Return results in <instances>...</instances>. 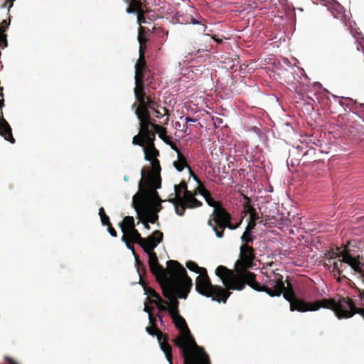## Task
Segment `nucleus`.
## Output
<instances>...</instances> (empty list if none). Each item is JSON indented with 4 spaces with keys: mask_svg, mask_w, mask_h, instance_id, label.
<instances>
[{
    "mask_svg": "<svg viewBox=\"0 0 364 364\" xmlns=\"http://www.w3.org/2000/svg\"><path fill=\"white\" fill-rule=\"evenodd\" d=\"M287 287L284 286L283 277L279 273L274 275L273 279L266 282V284L260 285L256 282L255 278L251 279L247 284L257 291H264L271 296H280L283 294L284 297L290 303L291 311H298L301 312L317 311L320 308L331 309L334 308L335 299H323L312 303H308L303 299L296 296L291 284L286 280Z\"/></svg>",
    "mask_w": 364,
    "mask_h": 364,
    "instance_id": "obj_1",
    "label": "nucleus"
},
{
    "mask_svg": "<svg viewBox=\"0 0 364 364\" xmlns=\"http://www.w3.org/2000/svg\"><path fill=\"white\" fill-rule=\"evenodd\" d=\"M196 194L193 191H186V195L178 200V205L175 207V212L179 216H183L186 209L196 208L202 206L203 203L196 198Z\"/></svg>",
    "mask_w": 364,
    "mask_h": 364,
    "instance_id": "obj_14",
    "label": "nucleus"
},
{
    "mask_svg": "<svg viewBox=\"0 0 364 364\" xmlns=\"http://www.w3.org/2000/svg\"><path fill=\"white\" fill-rule=\"evenodd\" d=\"M191 23H193V24L199 23V22L196 19H195L193 18H191Z\"/></svg>",
    "mask_w": 364,
    "mask_h": 364,
    "instance_id": "obj_53",
    "label": "nucleus"
},
{
    "mask_svg": "<svg viewBox=\"0 0 364 364\" xmlns=\"http://www.w3.org/2000/svg\"><path fill=\"white\" fill-rule=\"evenodd\" d=\"M161 200L158 192L152 193L147 189H141L133 196L132 207L137 208L143 217L150 223H155L159 215L157 212L162 209Z\"/></svg>",
    "mask_w": 364,
    "mask_h": 364,
    "instance_id": "obj_4",
    "label": "nucleus"
},
{
    "mask_svg": "<svg viewBox=\"0 0 364 364\" xmlns=\"http://www.w3.org/2000/svg\"><path fill=\"white\" fill-rule=\"evenodd\" d=\"M359 297L363 301L364 305V290L358 289ZM335 307L331 308L338 318H350L355 314H360L364 318V308H357L351 299L349 297H339L335 299Z\"/></svg>",
    "mask_w": 364,
    "mask_h": 364,
    "instance_id": "obj_10",
    "label": "nucleus"
},
{
    "mask_svg": "<svg viewBox=\"0 0 364 364\" xmlns=\"http://www.w3.org/2000/svg\"><path fill=\"white\" fill-rule=\"evenodd\" d=\"M195 121H196V120H195L194 119L191 118V117H187L186 118V122H195Z\"/></svg>",
    "mask_w": 364,
    "mask_h": 364,
    "instance_id": "obj_52",
    "label": "nucleus"
},
{
    "mask_svg": "<svg viewBox=\"0 0 364 364\" xmlns=\"http://www.w3.org/2000/svg\"><path fill=\"white\" fill-rule=\"evenodd\" d=\"M135 13H136L137 16H143L145 15V11H144L142 6H141L139 9H137L136 10Z\"/></svg>",
    "mask_w": 364,
    "mask_h": 364,
    "instance_id": "obj_45",
    "label": "nucleus"
},
{
    "mask_svg": "<svg viewBox=\"0 0 364 364\" xmlns=\"http://www.w3.org/2000/svg\"><path fill=\"white\" fill-rule=\"evenodd\" d=\"M3 91H4V87H0V114H1V116H4L2 108L4 106V99Z\"/></svg>",
    "mask_w": 364,
    "mask_h": 364,
    "instance_id": "obj_38",
    "label": "nucleus"
},
{
    "mask_svg": "<svg viewBox=\"0 0 364 364\" xmlns=\"http://www.w3.org/2000/svg\"><path fill=\"white\" fill-rule=\"evenodd\" d=\"M126 1L129 4L126 9V12L127 14L135 13L136 10L142 6L141 0H128Z\"/></svg>",
    "mask_w": 364,
    "mask_h": 364,
    "instance_id": "obj_27",
    "label": "nucleus"
},
{
    "mask_svg": "<svg viewBox=\"0 0 364 364\" xmlns=\"http://www.w3.org/2000/svg\"><path fill=\"white\" fill-rule=\"evenodd\" d=\"M169 272L171 277L161 284L162 294L169 300L167 307L178 308L179 299H186L193 286L192 279L188 276L186 269L178 262L171 261Z\"/></svg>",
    "mask_w": 364,
    "mask_h": 364,
    "instance_id": "obj_3",
    "label": "nucleus"
},
{
    "mask_svg": "<svg viewBox=\"0 0 364 364\" xmlns=\"http://www.w3.org/2000/svg\"><path fill=\"white\" fill-rule=\"evenodd\" d=\"M139 41L141 44V46L139 49V58L135 65L134 80L135 81H144V71L146 67V63L145 60L144 53L143 51L141 45L145 41V39H144L141 36H139Z\"/></svg>",
    "mask_w": 364,
    "mask_h": 364,
    "instance_id": "obj_19",
    "label": "nucleus"
},
{
    "mask_svg": "<svg viewBox=\"0 0 364 364\" xmlns=\"http://www.w3.org/2000/svg\"><path fill=\"white\" fill-rule=\"evenodd\" d=\"M203 26V31H205L206 26L204 25Z\"/></svg>",
    "mask_w": 364,
    "mask_h": 364,
    "instance_id": "obj_57",
    "label": "nucleus"
},
{
    "mask_svg": "<svg viewBox=\"0 0 364 364\" xmlns=\"http://www.w3.org/2000/svg\"><path fill=\"white\" fill-rule=\"evenodd\" d=\"M163 232L160 230H155L147 237L143 238L139 234V238L137 237L134 239L136 244L139 245L145 252H148L154 250L157 245L163 241Z\"/></svg>",
    "mask_w": 364,
    "mask_h": 364,
    "instance_id": "obj_16",
    "label": "nucleus"
},
{
    "mask_svg": "<svg viewBox=\"0 0 364 364\" xmlns=\"http://www.w3.org/2000/svg\"><path fill=\"white\" fill-rule=\"evenodd\" d=\"M335 257H342L341 261L343 263L348 264L350 267L360 275L363 272L362 269V263L358 257H354L350 254V250L345 248L343 250L336 254Z\"/></svg>",
    "mask_w": 364,
    "mask_h": 364,
    "instance_id": "obj_17",
    "label": "nucleus"
},
{
    "mask_svg": "<svg viewBox=\"0 0 364 364\" xmlns=\"http://www.w3.org/2000/svg\"><path fill=\"white\" fill-rule=\"evenodd\" d=\"M360 277L362 278L363 282V283H364V271L361 273V274H360Z\"/></svg>",
    "mask_w": 364,
    "mask_h": 364,
    "instance_id": "obj_56",
    "label": "nucleus"
},
{
    "mask_svg": "<svg viewBox=\"0 0 364 364\" xmlns=\"http://www.w3.org/2000/svg\"><path fill=\"white\" fill-rule=\"evenodd\" d=\"M0 135L10 143H15V139L12 134V129L1 114H0Z\"/></svg>",
    "mask_w": 364,
    "mask_h": 364,
    "instance_id": "obj_22",
    "label": "nucleus"
},
{
    "mask_svg": "<svg viewBox=\"0 0 364 364\" xmlns=\"http://www.w3.org/2000/svg\"><path fill=\"white\" fill-rule=\"evenodd\" d=\"M3 91H4V87H0V114H1V116H4L2 108L4 106V99Z\"/></svg>",
    "mask_w": 364,
    "mask_h": 364,
    "instance_id": "obj_39",
    "label": "nucleus"
},
{
    "mask_svg": "<svg viewBox=\"0 0 364 364\" xmlns=\"http://www.w3.org/2000/svg\"><path fill=\"white\" fill-rule=\"evenodd\" d=\"M186 191H189L187 183L186 181H181L179 184L174 186V193L170 195V198L168 201L172 203L175 208L178 205L179 198H182L183 196L186 195Z\"/></svg>",
    "mask_w": 364,
    "mask_h": 364,
    "instance_id": "obj_21",
    "label": "nucleus"
},
{
    "mask_svg": "<svg viewBox=\"0 0 364 364\" xmlns=\"http://www.w3.org/2000/svg\"><path fill=\"white\" fill-rule=\"evenodd\" d=\"M144 290L149 297L153 298V299H149L150 303L155 304L160 311H166L167 310L168 307L166 305H168V301L162 299L160 295L154 289L146 287L144 288Z\"/></svg>",
    "mask_w": 364,
    "mask_h": 364,
    "instance_id": "obj_20",
    "label": "nucleus"
},
{
    "mask_svg": "<svg viewBox=\"0 0 364 364\" xmlns=\"http://www.w3.org/2000/svg\"><path fill=\"white\" fill-rule=\"evenodd\" d=\"M214 120V124L215 126H219L223 123V119L219 117H216L215 119H213Z\"/></svg>",
    "mask_w": 364,
    "mask_h": 364,
    "instance_id": "obj_47",
    "label": "nucleus"
},
{
    "mask_svg": "<svg viewBox=\"0 0 364 364\" xmlns=\"http://www.w3.org/2000/svg\"><path fill=\"white\" fill-rule=\"evenodd\" d=\"M156 317H158V318H159V321L161 322V323H164V321H163V318H162V316H161L160 314H156Z\"/></svg>",
    "mask_w": 364,
    "mask_h": 364,
    "instance_id": "obj_51",
    "label": "nucleus"
},
{
    "mask_svg": "<svg viewBox=\"0 0 364 364\" xmlns=\"http://www.w3.org/2000/svg\"><path fill=\"white\" fill-rule=\"evenodd\" d=\"M100 219H101V223L103 225L107 226L111 223L110 220H109V218L107 215L102 216V218H100Z\"/></svg>",
    "mask_w": 364,
    "mask_h": 364,
    "instance_id": "obj_40",
    "label": "nucleus"
},
{
    "mask_svg": "<svg viewBox=\"0 0 364 364\" xmlns=\"http://www.w3.org/2000/svg\"><path fill=\"white\" fill-rule=\"evenodd\" d=\"M244 198L245 200V203H244V210L246 213L250 214L252 212H255V209L251 205V199L247 196H244Z\"/></svg>",
    "mask_w": 364,
    "mask_h": 364,
    "instance_id": "obj_32",
    "label": "nucleus"
},
{
    "mask_svg": "<svg viewBox=\"0 0 364 364\" xmlns=\"http://www.w3.org/2000/svg\"><path fill=\"white\" fill-rule=\"evenodd\" d=\"M144 311L145 312L148 313L149 314V313H151V309H150V308H149L148 306H146V305H145V306H144Z\"/></svg>",
    "mask_w": 364,
    "mask_h": 364,
    "instance_id": "obj_50",
    "label": "nucleus"
},
{
    "mask_svg": "<svg viewBox=\"0 0 364 364\" xmlns=\"http://www.w3.org/2000/svg\"><path fill=\"white\" fill-rule=\"evenodd\" d=\"M146 331L151 335L156 336L157 337V340L160 346L161 349L164 353L165 356L167 360L169 362V364H173L172 362V348L168 344V336L166 333H163L157 326H149L146 328Z\"/></svg>",
    "mask_w": 364,
    "mask_h": 364,
    "instance_id": "obj_15",
    "label": "nucleus"
},
{
    "mask_svg": "<svg viewBox=\"0 0 364 364\" xmlns=\"http://www.w3.org/2000/svg\"><path fill=\"white\" fill-rule=\"evenodd\" d=\"M134 95L136 102L134 103L132 108L136 107L135 114L139 122V126L152 119L150 109L160 107L159 102L154 100L150 95H146L144 91V81H135Z\"/></svg>",
    "mask_w": 364,
    "mask_h": 364,
    "instance_id": "obj_6",
    "label": "nucleus"
},
{
    "mask_svg": "<svg viewBox=\"0 0 364 364\" xmlns=\"http://www.w3.org/2000/svg\"><path fill=\"white\" fill-rule=\"evenodd\" d=\"M186 53L188 55H192L193 53V51L192 50H186Z\"/></svg>",
    "mask_w": 364,
    "mask_h": 364,
    "instance_id": "obj_55",
    "label": "nucleus"
},
{
    "mask_svg": "<svg viewBox=\"0 0 364 364\" xmlns=\"http://www.w3.org/2000/svg\"><path fill=\"white\" fill-rule=\"evenodd\" d=\"M204 198L206 201V203H208V205L209 206H211V207H213L214 209H215V207L216 208H218V207H223L222 205V203L219 201H215L213 197L211 196V194L210 193H208V196H204Z\"/></svg>",
    "mask_w": 364,
    "mask_h": 364,
    "instance_id": "obj_31",
    "label": "nucleus"
},
{
    "mask_svg": "<svg viewBox=\"0 0 364 364\" xmlns=\"http://www.w3.org/2000/svg\"><path fill=\"white\" fill-rule=\"evenodd\" d=\"M250 215V221L248 225V227L253 228L255 226L256 221L259 219V216H258L257 213H256V210H255V212L251 213Z\"/></svg>",
    "mask_w": 364,
    "mask_h": 364,
    "instance_id": "obj_36",
    "label": "nucleus"
},
{
    "mask_svg": "<svg viewBox=\"0 0 364 364\" xmlns=\"http://www.w3.org/2000/svg\"><path fill=\"white\" fill-rule=\"evenodd\" d=\"M195 180L198 182V186L193 191V192L196 194H200L204 197V196H208L210 192L204 187L200 181L197 178L196 176H193Z\"/></svg>",
    "mask_w": 364,
    "mask_h": 364,
    "instance_id": "obj_29",
    "label": "nucleus"
},
{
    "mask_svg": "<svg viewBox=\"0 0 364 364\" xmlns=\"http://www.w3.org/2000/svg\"><path fill=\"white\" fill-rule=\"evenodd\" d=\"M213 39L218 43H221L223 42V41L221 39H219V38H216L215 37H213Z\"/></svg>",
    "mask_w": 364,
    "mask_h": 364,
    "instance_id": "obj_54",
    "label": "nucleus"
},
{
    "mask_svg": "<svg viewBox=\"0 0 364 364\" xmlns=\"http://www.w3.org/2000/svg\"><path fill=\"white\" fill-rule=\"evenodd\" d=\"M10 17L8 19H4L0 23V48H5L8 46L7 36L5 31L7 30L10 24Z\"/></svg>",
    "mask_w": 364,
    "mask_h": 364,
    "instance_id": "obj_23",
    "label": "nucleus"
},
{
    "mask_svg": "<svg viewBox=\"0 0 364 364\" xmlns=\"http://www.w3.org/2000/svg\"><path fill=\"white\" fill-rule=\"evenodd\" d=\"M196 290L201 295L211 297L213 301L225 303L230 293L220 286L213 285L207 271L198 275L196 280Z\"/></svg>",
    "mask_w": 364,
    "mask_h": 364,
    "instance_id": "obj_7",
    "label": "nucleus"
},
{
    "mask_svg": "<svg viewBox=\"0 0 364 364\" xmlns=\"http://www.w3.org/2000/svg\"><path fill=\"white\" fill-rule=\"evenodd\" d=\"M162 110L164 112H162L160 109H159V107H157L156 109H150V112L151 111H153L154 112V117L156 119H161L162 117H164V116L166 115V116H168L169 115V111L166 108V107H161ZM169 121V118L168 117H167L164 122H162L161 123L163 124H167L168 122Z\"/></svg>",
    "mask_w": 364,
    "mask_h": 364,
    "instance_id": "obj_25",
    "label": "nucleus"
},
{
    "mask_svg": "<svg viewBox=\"0 0 364 364\" xmlns=\"http://www.w3.org/2000/svg\"><path fill=\"white\" fill-rule=\"evenodd\" d=\"M184 359V364H211L209 356L207 353H204L203 359H193V355H183Z\"/></svg>",
    "mask_w": 364,
    "mask_h": 364,
    "instance_id": "obj_24",
    "label": "nucleus"
},
{
    "mask_svg": "<svg viewBox=\"0 0 364 364\" xmlns=\"http://www.w3.org/2000/svg\"><path fill=\"white\" fill-rule=\"evenodd\" d=\"M173 322L180 331L179 336L173 339V342L176 346L182 350L183 355H193V359H203L206 352L196 343L185 319L179 315L173 318Z\"/></svg>",
    "mask_w": 364,
    "mask_h": 364,
    "instance_id": "obj_5",
    "label": "nucleus"
},
{
    "mask_svg": "<svg viewBox=\"0 0 364 364\" xmlns=\"http://www.w3.org/2000/svg\"><path fill=\"white\" fill-rule=\"evenodd\" d=\"M126 243V245L128 249L131 250L134 254H135L134 252V247L133 245V243H136L134 238L131 237H127L124 240H122Z\"/></svg>",
    "mask_w": 364,
    "mask_h": 364,
    "instance_id": "obj_35",
    "label": "nucleus"
},
{
    "mask_svg": "<svg viewBox=\"0 0 364 364\" xmlns=\"http://www.w3.org/2000/svg\"><path fill=\"white\" fill-rule=\"evenodd\" d=\"M139 130L142 132V134H144L151 138L154 137V141L156 139V134H159V136L165 144H169V141H171V137L167 135L166 128L161 125L157 124L156 123V119L154 118L144 123L143 124H141V126H139Z\"/></svg>",
    "mask_w": 364,
    "mask_h": 364,
    "instance_id": "obj_13",
    "label": "nucleus"
},
{
    "mask_svg": "<svg viewBox=\"0 0 364 364\" xmlns=\"http://www.w3.org/2000/svg\"><path fill=\"white\" fill-rule=\"evenodd\" d=\"M5 360L6 361V363L8 364H18V363H16L13 358L9 357V356H6L4 358Z\"/></svg>",
    "mask_w": 364,
    "mask_h": 364,
    "instance_id": "obj_46",
    "label": "nucleus"
},
{
    "mask_svg": "<svg viewBox=\"0 0 364 364\" xmlns=\"http://www.w3.org/2000/svg\"><path fill=\"white\" fill-rule=\"evenodd\" d=\"M123 236L122 240H124L127 237H139V232L135 228L134 219L132 216H126L124 218L122 223L120 225Z\"/></svg>",
    "mask_w": 364,
    "mask_h": 364,
    "instance_id": "obj_18",
    "label": "nucleus"
},
{
    "mask_svg": "<svg viewBox=\"0 0 364 364\" xmlns=\"http://www.w3.org/2000/svg\"><path fill=\"white\" fill-rule=\"evenodd\" d=\"M107 215L105 213V209L102 207L99 209V215L100 218H102V216Z\"/></svg>",
    "mask_w": 364,
    "mask_h": 364,
    "instance_id": "obj_49",
    "label": "nucleus"
},
{
    "mask_svg": "<svg viewBox=\"0 0 364 364\" xmlns=\"http://www.w3.org/2000/svg\"><path fill=\"white\" fill-rule=\"evenodd\" d=\"M154 137L146 136L139 130L138 134L132 139V144L141 146L144 153V159L146 161L153 160L159 156V151L156 148Z\"/></svg>",
    "mask_w": 364,
    "mask_h": 364,
    "instance_id": "obj_11",
    "label": "nucleus"
},
{
    "mask_svg": "<svg viewBox=\"0 0 364 364\" xmlns=\"http://www.w3.org/2000/svg\"><path fill=\"white\" fill-rule=\"evenodd\" d=\"M231 220V215L223 206L218 208L215 207V209L213 210L210 219L208 220V225L212 228L218 238H223L224 237L225 228L235 230L240 226L242 222L241 220L238 223L232 224Z\"/></svg>",
    "mask_w": 364,
    "mask_h": 364,
    "instance_id": "obj_8",
    "label": "nucleus"
},
{
    "mask_svg": "<svg viewBox=\"0 0 364 364\" xmlns=\"http://www.w3.org/2000/svg\"><path fill=\"white\" fill-rule=\"evenodd\" d=\"M137 21L139 24L144 23L146 22L144 16H137Z\"/></svg>",
    "mask_w": 364,
    "mask_h": 364,
    "instance_id": "obj_48",
    "label": "nucleus"
},
{
    "mask_svg": "<svg viewBox=\"0 0 364 364\" xmlns=\"http://www.w3.org/2000/svg\"><path fill=\"white\" fill-rule=\"evenodd\" d=\"M149 319L150 326H156V318H155L151 313H149Z\"/></svg>",
    "mask_w": 364,
    "mask_h": 364,
    "instance_id": "obj_42",
    "label": "nucleus"
},
{
    "mask_svg": "<svg viewBox=\"0 0 364 364\" xmlns=\"http://www.w3.org/2000/svg\"><path fill=\"white\" fill-rule=\"evenodd\" d=\"M135 210L137 214V218L139 219L138 223H141L146 230H149L150 229V226L149 225V223L146 220H145V218L143 217L141 213H140L141 212L139 211V209L137 208H135Z\"/></svg>",
    "mask_w": 364,
    "mask_h": 364,
    "instance_id": "obj_33",
    "label": "nucleus"
},
{
    "mask_svg": "<svg viewBox=\"0 0 364 364\" xmlns=\"http://www.w3.org/2000/svg\"><path fill=\"white\" fill-rule=\"evenodd\" d=\"M149 161L151 163L152 170L146 172L144 168L141 169V178L139 182V190L147 189L152 193H156L161 185L160 176L161 168L157 158Z\"/></svg>",
    "mask_w": 364,
    "mask_h": 364,
    "instance_id": "obj_9",
    "label": "nucleus"
},
{
    "mask_svg": "<svg viewBox=\"0 0 364 364\" xmlns=\"http://www.w3.org/2000/svg\"><path fill=\"white\" fill-rule=\"evenodd\" d=\"M15 0H6V1H4V4L2 5V7H6L8 6V10L9 11V9L12 7L13 2Z\"/></svg>",
    "mask_w": 364,
    "mask_h": 364,
    "instance_id": "obj_44",
    "label": "nucleus"
},
{
    "mask_svg": "<svg viewBox=\"0 0 364 364\" xmlns=\"http://www.w3.org/2000/svg\"><path fill=\"white\" fill-rule=\"evenodd\" d=\"M242 241L245 242L244 245H247L249 242H252L253 241V237L250 231L246 230L242 237Z\"/></svg>",
    "mask_w": 364,
    "mask_h": 364,
    "instance_id": "obj_34",
    "label": "nucleus"
},
{
    "mask_svg": "<svg viewBox=\"0 0 364 364\" xmlns=\"http://www.w3.org/2000/svg\"><path fill=\"white\" fill-rule=\"evenodd\" d=\"M166 311H168V313L172 319L176 318V316H179L178 308L175 309L174 307L169 306V307H168Z\"/></svg>",
    "mask_w": 364,
    "mask_h": 364,
    "instance_id": "obj_37",
    "label": "nucleus"
},
{
    "mask_svg": "<svg viewBox=\"0 0 364 364\" xmlns=\"http://www.w3.org/2000/svg\"><path fill=\"white\" fill-rule=\"evenodd\" d=\"M186 264L189 270L198 273L199 275L205 273L207 271L206 269L199 267L197 263L193 261H188Z\"/></svg>",
    "mask_w": 364,
    "mask_h": 364,
    "instance_id": "obj_28",
    "label": "nucleus"
},
{
    "mask_svg": "<svg viewBox=\"0 0 364 364\" xmlns=\"http://www.w3.org/2000/svg\"><path fill=\"white\" fill-rule=\"evenodd\" d=\"M255 249L248 245H242L239 259L235 262V270L220 265L215 269V274L221 279L229 290L241 291L247 282L256 277L255 274L249 271L256 266Z\"/></svg>",
    "mask_w": 364,
    "mask_h": 364,
    "instance_id": "obj_2",
    "label": "nucleus"
},
{
    "mask_svg": "<svg viewBox=\"0 0 364 364\" xmlns=\"http://www.w3.org/2000/svg\"><path fill=\"white\" fill-rule=\"evenodd\" d=\"M167 144V145H169V146H171V148L173 150H174V151L177 153V154H178L181 153V151H180V149H179L178 148V146H176V144L175 143H173V142L172 141V140L169 141V144Z\"/></svg>",
    "mask_w": 364,
    "mask_h": 364,
    "instance_id": "obj_41",
    "label": "nucleus"
},
{
    "mask_svg": "<svg viewBox=\"0 0 364 364\" xmlns=\"http://www.w3.org/2000/svg\"><path fill=\"white\" fill-rule=\"evenodd\" d=\"M342 267H343V264H342V262L341 261V259H339L338 261H336L333 263V271L337 272V273L339 276L338 281H341V279H347V277L345 275H342V272L344 270V269H342Z\"/></svg>",
    "mask_w": 364,
    "mask_h": 364,
    "instance_id": "obj_30",
    "label": "nucleus"
},
{
    "mask_svg": "<svg viewBox=\"0 0 364 364\" xmlns=\"http://www.w3.org/2000/svg\"><path fill=\"white\" fill-rule=\"evenodd\" d=\"M178 160L173 162V166L178 171H182L186 166H188L185 156L180 153L177 154Z\"/></svg>",
    "mask_w": 364,
    "mask_h": 364,
    "instance_id": "obj_26",
    "label": "nucleus"
},
{
    "mask_svg": "<svg viewBox=\"0 0 364 364\" xmlns=\"http://www.w3.org/2000/svg\"><path fill=\"white\" fill-rule=\"evenodd\" d=\"M149 256V265L151 273L156 277L157 281L160 283L168 280L171 277V272H169V267L171 265L169 264L168 260L167 262V268L164 269L158 261V257L156 253L152 250L146 252Z\"/></svg>",
    "mask_w": 364,
    "mask_h": 364,
    "instance_id": "obj_12",
    "label": "nucleus"
},
{
    "mask_svg": "<svg viewBox=\"0 0 364 364\" xmlns=\"http://www.w3.org/2000/svg\"><path fill=\"white\" fill-rule=\"evenodd\" d=\"M107 226V230L109 232V234L112 236V237H117V231L112 227V225L111 223Z\"/></svg>",
    "mask_w": 364,
    "mask_h": 364,
    "instance_id": "obj_43",
    "label": "nucleus"
}]
</instances>
